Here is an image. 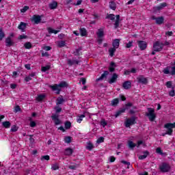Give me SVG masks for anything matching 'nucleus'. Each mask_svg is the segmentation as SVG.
<instances>
[{
	"mask_svg": "<svg viewBox=\"0 0 175 175\" xmlns=\"http://www.w3.org/2000/svg\"><path fill=\"white\" fill-rule=\"evenodd\" d=\"M65 87H68V83L65 81L61 82L59 85H54L50 86L52 90L56 91V94L57 95H59V93L62 91L61 88H64Z\"/></svg>",
	"mask_w": 175,
	"mask_h": 175,
	"instance_id": "f257e3e1",
	"label": "nucleus"
},
{
	"mask_svg": "<svg viewBox=\"0 0 175 175\" xmlns=\"http://www.w3.org/2000/svg\"><path fill=\"white\" fill-rule=\"evenodd\" d=\"M159 169L161 173H167L170 172L172 167H170V164L167 163H162L161 165L159 166Z\"/></svg>",
	"mask_w": 175,
	"mask_h": 175,
	"instance_id": "f03ea898",
	"label": "nucleus"
},
{
	"mask_svg": "<svg viewBox=\"0 0 175 175\" xmlns=\"http://www.w3.org/2000/svg\"><path fill=\"white\" fill-rule=\"evenodd\" d=\"M136 124V116H132L131 118L126 119L124 122L126 128H129L131 125H135Z\"/></svg>",
	"mask_w": 175,
	"mask_h": 175,
	"instance_id": "7ed1b4c3",
	"label": "nucleus"
},
{
	"mask_svg": "<svg viewBox=\"0 0 175 175\" xmlns=\"http://www.w3.org/2000/svg\"><path fill=\"white\" fill-rule=\"evenodd\" d=\"M153 49L156 52L162 51V50H163V43L160 42L159 41H157L153 44Z\"/></svg>",
	"mask_w": 175,
	"mask_h": 175,
	"instance_id": "20e7f679",
	"label": "nucleus"
},
{
	"mask_svg": "<svg viewBox=\"0 0 175 175\" xmlns=\"http://www.w3.org/2000/svg\"><path fill=\"white\" fill-rule=\"evenodd\" d=\"M166 6H167V3H162L159 5L154 7L153 8V13L154 14H157V13H159V12H161V10H162V9H163V8H166Z\"/></svg>",
	"mask_w": 175,
	"mask_h": 175,
	"instance_id": "39448f33",
	"label": "nucleus"
},
{
	"mask_svg": "<svg viewBox=\"0 0 175 175\" xmlns=\"http://www.w3.org/2000/svg\"><path fill=\"white\" fill-rule=\"evenodd\" d=\"M52 121L54 122L55 125H59L61 124V120H59V115L53 113L51 116Z\"/></svg>",
	"mask_w": 175,
	"mask_h": 175,
	"instance_id": "423d86ee",
	"label": "nucleus"
},
{
	"mask_svg": "<svg viewBox=\"0 0 175 175\" xmlns=\"http://www.w3.org/2000/svg\"><path fill=\"white\" fill-rule=\"evenodd\" d=\"M164 128L167 129V135H170V136H172L173 133V126H172V123H167L164 125Z\"/></svg>",
	"mask_w": 175,
	"mask_h": 175,
	"instance_id": "0eeeda50",
	"label": "nucleus"
},
{
	"mask_svg": "<svg viewBox=\"0 0 175 175\" xmlns=\"http://www.w3.org/2000/svg\"><path fill=\"white\" fill-rule=\"evenodd\" d=\"M137 79L139 84H147L148 83L147 78H145L143 75H140L137 78Z\"/></svg>",
	"mask_w": 175,
	"mask_h": 175,
	"instance_id": "6e6552de",
	"label": "nucleus"
},
{
	"mask_svg": "<svg viewBox=\"0 0 175 175\" xmlns=\"http://www.w3.org/2000/svg\"><path fill=\"white\" fill-rule=\"evenodd\" d=\"M31 21L34 23V24H39L40 21H42V16L40 15H33Z\"/></svg>",
	"mask_w": 175,
	"mask_h": 175,
	"instance_id": "1a4fd4ad",
	"label": "nucleus"
},
{
	"mask_svg": "<svg viewBox=\"0 0 175 175\" xmlns=\"http://www.w3.org/2000/svg\"><path fill=\"white\" fill-rule=\"evenodd\" d=\"M137 44L140 50H146L147 49V42L146 41L139 40L137 41Z\"/></svg>",
	"mask_w": 175,
	"mask_h": 175,
	"instance_id": "9d476101",
	"label": "nucleus"
},
{
	"mask_svg": "<svg viewBox=\"0 0 175 175\" xmlns=\"http://www.w3.org/2000/svg\"><path fill=\"white\" fill-rule=\"evenodd\" d=\"M122 88L124 90H131L132 88V82L131 81H126L122 84Z\"/></svg>",
	"mask_w": 175,
	"mask_h": 175,
	"instance_id": "9b49d317",
	"label": "nucleus"
},
{
	"mask_svg": "<svg viewBox=\"0 0 175 175\" xmlns=\"http://www.w3.org/2000/svg\"><path fill=\"white\" fill-rule=\"evenodd\" d=\"M5 42L6 47H12V46H14V42L12 40V38L10 37H8L5 39Z\"/></svg>",
	"mask_w": 175,
	"mask_h": 175,
	"instance_id": "f8f14e48",
	"label": "nucleus"
},
{
	"mask_svg": "<svg viewBox=\"0 0 175 175\" xmlns=\"http://www.w3.org/2000/svg\"><path fill=\"white\" fill-rule=\"evenodd\" d=\"M117 79H118V75H117V73H113L111 79L108 81V83L109 84H113V83L117 81Z\"/></svg>",
	"mask_w": 175,
	"mask_h": 175,
	"instance_id": "ddd939ff",
	"label": "nucleus"
},
{
	"mask_svg": "<svg viewBox=\"0 0 175 175\" xmlns=\"http://www.w3.org/2000/svg\"><path fill=\"white\" fill-rule=\"evenodd\" d=\"M109 75V71L105 70L104 71V72L101 75V76L98 78L96 79V81H102V80H103L104 79H106V77H107Z\"/></svg>",
	"mask_w": 175,
	"mask_h": 175,
	"instance_id": "4468645a",
	"label": "nucleus"
},
{
	"mask_svg": "<svg viewBox=\"0 0 175 175\" xmlns=\"http://www.w3.org/2000/svg\"><path fill=\"white\" fill-rule=\"evenodd\" d=\"M25 28H27V23L21 22L20 25L18 26V29H21V32H25Z\"/></svg>",
	"mask_w": 175,
	"mask_h": 175,
	"instance_id": "2eb2a0df",
	"label": "nucleus"
},
{
	"mask_svg": "<svg viewBox=\"0 0 175 175\" xmlns=\"http://www.w3.org/2000/svg\"><path fill=\"white\" fill-rule=\"evenodd\" d=\"M58 6V3L55 1H53L51 3H49V8L51 10H54V9H57V7Z\"/></svg>",
	"mask_w": 175,
	"mask_h": 175,
	"instance_id": "dca6fc26",
	"label": "nucleus"
},
{
	"mask_svg": "<svg viewBox=\"0 0 175 175\" xmlns=\"http://www.w3.org/2000/svg\"><path fill=\"white\" fill-rule=\"evenodd\" d=\"M163 21H165V18L163 16L157 17L156 19V24H157V25H161V24H163Z\"/></svg>",
	"mask_w": 175,
	"mask_h": 175,
	"instance_id": "f3484780",
	"label": "nucleus"
},
{
	"mask_svg": "<svg viewBox=\"0 0 175 175\" xmlns=\"http://www.w3.org/2000/svg\"><path fill=\"white\" fill-rule=\"evenodd\" d=\"M147 110H148V111L145 113V116L146 117L155 113V109L154 108L148 107Z\"/></svg>",
	"mask_w": 175,
	"mask_h": 175,
	"instance_id": "a211bd4d",
	"label": "nucleus"
},
{
	"mask_svg": "<svg viewBox=\"0 0 175 175\" xmlns=\"http://www.w3.org/2000/svg\"><path fill=\"white\" fill-rule=\"evenodd\" d=\"M112 46L114 49H118L120 47V39L113 40Z\"/></svg>",
	"mask_w": 175,
	"mask_h": 175,
	"instance_id": "6ab92c4d",
	"label": "nucleus"
},
{
	"mask_svg": "<svg viewBox=\"0 0 175 175\" xmlns=\"http://www.w3.org/2000/svg\"><path fill=\"white\" fill-rule=\"evenodd\" d=\"M35 76H36V73L35 72H32L31 73L28 77H26L25 78V81L28 83V81H31V80H32V77H35Z\"/></svg>",
	"mask_w": 175,
	"mask_h": 175,
	"instance_id": "aec40b11",
	"label": "nucleus"
},
{
	"mask_svg": "<svg viewBox=\"0 0 175 175\" xmlns=\"http://www.w3.org/2000/svg\"><path fill=\"white\" fill-rule=\"evenodd\" d=\"M143 155H140L139 157V159H146L147 158V157H148V155H150V152L146 150L143 152Z\"/></svg>",
	"mask_w": 175,
	"mask_h": 175,
	"instance_id": "412c9836",
	"label": "nucleus"
},
{
	"mask_svg": "<svg viewBox=\"0 0 175 175\" xmlns=\"http://www.w3.org/2000/svg\"><path fill=\"white\" fill-rule=\"evenodd\" d=\"M148 117L149 121H150V122H154L155 121V118H157V114L155 113H152V115H148Z\"/></svg>",
	"mask_w": 175,
	"mask_h": 175,
	"instance_id": "4be33fe9",
	"label": "nucleus"
},
{
	"mask_svg": "<svg viewBox=\"0 0 175 175\" xmlns=\"http://www.w3.org/2000/svg\"><path fill=\"white\" fill-rule=\"evenodd\" d=\"M120 27V15H116V20L114 23V28L117 29Z\"/></svg>",
	"mask_w": 175,
	"mask_h": 175,
	"instance_id": "5701e85b",
	"label": "nucleus"
},
{
	"mask_svg": "<svg viewBox=\"0 0 175 175\" xmlns=\"http://www.w3.org/2000/svg\"><path fill=\"white\" fill-rule=\"evenodd\" d=\"M96 35H97L98 38H103V36H105V33L103 31V29H99L98 30V32L96 33Z\"/></svg>",
	"mask_w": 175,
	"mask_h": 175,
	"instance_id": "b1692460",
	"label": "nucleus"
},
{
	"mask_svg": "<svg viewBox=\"0 0 175 175\" xmlns=\"http://www.w3.org/2000/svg\"><path fill=\"white\" fill-rule=\"evenodd\" d=\"M64 154H65V155H68V156L72 155V154H73V149H72L70 148H67L65 150Z\"/></svg>",
	"mask_w": 175,
	"mask_h": 175,
	"instance_id": "393cba45",
	"label": "nucleus"
},
{
	"mask_svg": "<svg viewBox=\"0 0 175 175\" xmlns=\"http://www.w3.org/2000/svg\"><path fill=\"white\" fill-rule=\"evenodd\" d=\"M118 103H120V99L118 98H114L111 101V105L113 107H116V106H117V105H118Z\"/></svg>",
	"mask_w": 175,
	"mask_h": 175,
	"instance_id": "a878e982",
	"label": "nucleus"
},
{
	"mask_svg": "<svg viewBox=\"0 0 175 175\" xmlns=\"http://www.w3.org/2000/svg\"><path fill=\"white\" fill-rule=\"evenodd\" d=\"M79 32L81 33V36H87L88 33H87V29L85 28L82 27L79 29Z\"/></svg>",
	"mask_w": 175,
	"mask_h": 175,
	"instance_id": "bb28decb",
	"label": "nucleus"
},
{
	"mask_svg": "<svg viewBox=\"0 0 175 175\" xmlns=\"http://www.w3.org/2000/svg\"><path fill=\"white\" fill-rule=\"evenodd\" d=\"M65 102V99H64V97L62 96H59L57 98V105H62Z\"/></svg>",
	"mask_w": 175,
	"mask_h": 175,
	"instance_id": "cd10ccee",
	"label": "nucleus"
},
{
	"mask_svg": "<svg viewBox=\"0 0 175 175\" xmlns=\"http://www.w3.org/2000/svg\"><path fill=\"white\" fill-rule=\"evenodd\" d=\"M12 125V123H10V122L9 121H5L2 122V126H3V128H6L7 129L10 128Z\"/></svg>",
	"mask_w": 175,
	"mask_h": 175,
	"instance_id": "c85d7f7f",
	"label": "nucleus"
},
{
	"mask_svg": "<svg viewBox=\"0 0 175 175\" xmlns=\"http://www.w3.org/2000/svg\"><path fill=\"white\" fill-rule=\"evenodd\" d=\"M122 113H125V109L120 108V110H118L115 114L116 118H117V117H119V116H121Z\"/></svg>",
	"mask_w": 175,
	"mask_h": 175,
	"instance_id": "c756f323",
	"label": "nucleus"
},
{
	"mask_svg": "<svg viewBox=\"0 0 175 175\" xmlns=\"http://www.w3.org/2000/svg\"><path fill=\"white\" fill-rule=\"evenodd\" d=\"M109 8L112 10H116V9H117V4H116L114 1H111L109 2Z\"/></svg>",
	"mask_w": 175,
	"mask_h": 175,
	"instance_id": "7c9ffc66",
	"label": "nucleus"
},
{
	"mask_svg": "<svg viewBox=\"0 0 175 175\" xmlns=\"http://www.w3.org/2000/svg\"><path fill=\"white\" fill-rule=\"evenodd\" d=\"M81 50H83V47L79 46L75 50V52L73 53L74 55H75V57H79L80 55V51H81Z\"/></svg>",
	"mask_w": 175,
	"mask_h": 175,
	"instance_id": "2f4dec72",
	"label": "nucleus"
},
{
	"mask_svg": "<svg viewBox=\"0 0 175 175\" xmlns=\"http://www.w3.org/2000/svg\"><path fill=\"white\" fill-rule=\"evenodd\" d=\"M105 18L107 19H109L111 21L116 20V15L113 14H107V16L105 17Z\"/></svg>",
	"mask_w": 175,
	"mask_h": 175,
	"instance_id": "473e14b6",
	"label": "nucleus"
},
{
	"mask_svg": "<svg viewBox=\"0 0 175 175\" xmlns=\"http://www.w3.org/2000/svg\"><path fill=\"white\" fill-rule=\"evenodd\" d=\"M5 32H3V28L0 27V42L1 40H3V38H5Z\"/></svg>",
	"mask_w": 175,
	"mask_h": 175,
	"instance_id": "72a5a7b5",
	"label": "nucleus"
},
{
	"mask_svg": "<svg viewBox=\"0 0 175 175\" xmlns=\"http://www.w3.org/2000/svg\"><path fill=\"white\" fill-rule=\"evenodd\" d=\"M116 48H110L109 49V55L110 57H114V53H116Z\"/></svg>",
	"mask_w": 175,
	"mask_h": 175,
	"instance_id": "f704fd0d",
	"label": "nucleus"
},
{
	"mask_svg": "<svg viewBox=\"0 0 175 175\" xmlns=\"http://www.w3.org/2000/svg\"><path fill=\"white\" fill-rule=\"evenodd\" d=\"M48 32L49 33H55V35H57V33H58V32H59V30H55V29H52L51 27H49Z\"/></svg>",
	"mask_w": 175,
	"mask_h": 175,
	"instance_id": "c9c22d12",
	"label": "nucleus"
},
{
	"mask_svg": "<svg viewBox=\"0 0 175 175\" xmlns=\"http://www.w3.org/2000/svg\"><path fill=\"white\" fill-rule=\"evenodd\" d=\"M45 98H46L45 94H40L36 97V100H38V102H40L43 100V99H44Z\"/></svg>",
	"mask_w": 175,
	"mask_h": 175,
	"instance_id": "e433bc0d",
	"label": "nucleus"
},
{
	"mask_svg": "<svg viewBox=\"0 0 175 175\" xmlns=\"http://www.w3.org/2000/svg\"><path fill=\"white\" fill-rule=\"evenodd\" d=\"M136 147V144L133 143L132 141H129V148L130 150H133Z\"/></svg>",
	"mask_w": 175,
	"mask_h": 175,
	"instance_id": "4c0bfd02",
	"label": "nucleus"
},
{
	"mask_svg": "<svg viewBox=\"0 0 175 175\" xmlns=\"http://www.w3.org/2000/svg\"><path fill=\"white\" fill-rule=\"evenodd\" d=\"M87 144L88 145L86 146V149L89 150V151H91V150L94 148V145L92 144V143H91V142H88Z\"/></svg>",
	"mask_w": 175,
	"mask_h": 175,
	"instance_id": "58836bf2",
	"label": "nucleus"
},
{
	"mask_svg": "<svg viewBox=\"0 0 175 175\" xmlns=\"http://www.w3.org/2000/svg\"><path fill=\"white\" fill-rule=\"evenodd\" d=\"M64 125L66 129H70L72 127V123L70 121H66Z\"/></svg>",
	"mask_w": 175,
	"mask_h": 175,
	"instance_id": "ea45409f",
	"label": "nucleus"
},
{
	"mask_svg": "<svg viewBox=\"0 0 175 175\" xmlns=\"http://www.w3.org/2000/svg\"><path fill=\"white\" fill-rule=\"evenodd\" d=\"M79 167V164L75 163L74 165H70L68 166V169H70L71 170H76Z\"/></svg>",
	"mask_w": 175,
	"mask_h": 175,
	"instance_id": "a19ab883",
	"label": "nucleus"
},
{
	"mask_svg": "<svg viewBox=\"0 0 175 175\" xmlns=\"http://www.w3.org/2000/svg\"><path fill=\"white\" fill-rule=\"evenodd\" d=\"M64 142H65V143H67L68 144H69L72 142V137H70V136L65 137Z\"/></svg>",
	"mask_w": 175,
	"mask_h": 175,
	"instance_id": "79ce46f5",
	"label": "nucleus"
},
{
	"mask_svg": "<svg viewBox=\"0 0 175 175\" xmlns=\"http://www.w3.org/2000/svg\"><path fill=\"white\" fill-rule=\"evenodd\" d=\"M51 67L50 66V65H47L45 66H42L41 68L42 72H47V70H50V68Z\"/></svg>",
	"mask_w": 175,
	"mask_h": 175,
	"instance_id": "37998d69",
	"label": "nucleus"
},
{
	"mask_svg": "<svg viewBox=\"0 0 175 175\" xmlns=\"http://www.w3.org/2000/svg\"><path fill=\"white\" fill-rule=\"evenodd\" d=\"M133 106V104L132 103H128L125 105V107H123V109H125V110H129L131 107Z\"/></svg>",
	"mask_w": 175,
	"mask_h": 175,
	"instance_id": "c03bdc74",
	"label": "nucleus"
},
{
	"mask_svg": "<svg viewBox=\"0 0 175 175\" xmlns=\"http://www.w3.org/2000/svg\"><path fill=\"white\" fill-rule=\"evenodd\" d=\"M24 46H25V49H32V44H31V42H26Z\"/></svg>",
	"mask_w": 175,
	"mask_h": 175,
	"instance_id": "a18cd8bd",
	"label": "nucleus"
},
{
	"mask_svg": "<svg viewBox=\"0 0 175 175\" xmlns=\"http://www.w3.org/2000/svg\"><path fill=\"white\" fill-rule=\"evenodd\" d=\"M18 131V126H16V125H13L11 127L10 132H17Z\"/></svg>",
	"mask_w": 175,
	"mask_h": 175,
	"instance_id": "49530a36",
	"label": "nucleus"
},
{
	"mask_svg": "<svg viewBox=\"0 0 175 175\" xmlns=\"http://www.w3.org/2000/svg\"><path fill=\"white\" fill-rule=\"evenodd\" d=\"M50 161V156L49 155H44L41 157V161Z\"/></svg>",
	"mask_w": 175,
	"mask_h": 175,
	"instance_id": "de8ad7c7",
	"label": "nucleus"
},
{
	"mask_svg": "<svg viewBox=\"0 0 175 175\" xmlns=\"http://www.w3.org/2000/svg\"><path fill=\"white\" fill-rule=\"evenodd\" d=\"M133 46V41H129V43L126 44V49H131Z\"/></svg>",
	"mask_w": 175,
	"mask_h": 175,
	"instance_id": "09e8293b",
	"label": "nucleus"
},
{
	"mask_svg": "<svg viewBox=\"0 0 175 175\" xmlns=\"http://www.w3.org/2000/svg\"><path fill=\"white\" fill-rule=\"evenodd\" d=\"M55 114H58V113H61V111H62V108L59 107H55Z\"/></svg>",
	"mask_w": 175,
	"mask_h": 175,
	"instance_id": "8fccbe9b",
	"label": "nucleus"
},
{
	"mask_svg": "<svg viewBox=\"0 0 175 175\" xmlns=\"http://www.w3.org/2000/svg\"><path fill=\"white\" fill-rule=\"evenodd\" d=\"M65 44H66V42L64 40H62V41L59 42L58 46L59 47H64Z\"/></svg>",
	"mask_w": 175,
	"mask_h": 175,
	"instance_id": "3c124183",
	"label": "nucleus"
},
{
	"mask_svg": "<svg viewBox=\"0 0 175 175\" xmlns=\"http://www.w3.org/2000/svg\"><path fill=\"white\" fill-rule=\"evenodd\" d=\"M84 117H85V115H84V114L81 115V116L79 117V118L77 119V121L78 122H79V124H80V122H81V121H83V119L84 118Z\"/></svg>",
	"mask_w": 175,
	"mask_h": 175,
	"instance_id": "603ef678",
	"label": "nucleus"
},
{
	"mask_svg": "<svg viewBox=\"0 0 175 175\" xmlns=\"http://www.w3.org/2000/svg\"><path fill=\"white\" fill-rule=\"evenodd\" d=\"M100 125H102V126L103 128H105V126H106V125H107V122H106V120L105 119H102L101 122H100Z\"/></svg>",
	"mask_w": 175,
	"mask_h": 175,
	"instance_id": "864d4df0",
	"label": "nucleus"
},
{
	"mask_svg": "<svg viewBox=\"0 0 175 175\" xmlns=\"http://www.w3.org/2000/svg\"><path fill=\"white\" fill-rule=\"evenodd\" d=\"M103 142H105V137H100L97 141H96V143H98V144H100V143H103Z\"/></svg>",
	"mask_w": 175,
	"mask_h": 175,
	"instance_id": "5fc2aeb1",
	"label": "nucleus"
},
{
	"mask_svg": "<svg viewBox=\"0 0 175 175\" xmlns=\"http://www.w3.org/2000/svg\"><path fill=\"white\" fill-rule=\"evenodd\" d=\"M157 154H159L160 155H163V152L162 151V149L161 148H157L156 149Z\"/></svg>",
	"mask_w": 175,
	"mask_h": 175,
	"instance_id": "6e6d98bb",
	"label": "nucleus"
},
{
	"mask_svg": "<svg viewBox=\"0 0 175 175\" xmlns=\"http://www.w3.org/2000/svg\"><path fill=\"white\" fill-rule=\"evenodd\" d=\"M52 170H58L59 169V167L58 166V164H53L51 167Z\"/></svg>",
	"mask_w": 175,
	"mask_h": 175,
	"instance_id": "4d7b16f0",
	"label": "nucleus"
},
{
	"mask_svg": "<svg viewBox=\"0 0 175 175\" xmlns=\"http://www.w3.org/2000/svg\"><path fill=\"white\" fill-rule=\"evenodd\" d=\"M29 9V6L25 5L23 9L21 10V13H25L27 10Z\"/></svg>",
	"mask_w": 175,
	"mask_h": 175,
	"instance_id": "13d9d810",
	"label": "nucleus"
},
{
	"mask_svg": "<svg viewBox=\"0 0 175 175\" xmlns=\"http://www.w3.org/2000/svg\"><path fill=\"white\" fill-rule=\"evenodd\" d=\"M81 2H83V0H78L77 3H73L72 5H74V6H79V5H81Z\"/></svg>",
	"mask_w": 175,
	"mask_h": 175,
	"instance_id": "bf43d9fd",
	"label": "nucleus"
},
{
	"mask_svg": "<svg viewBox=\"0 0 175 175\" xmlns=\"http://www.w3.org/2000/svg\"><path fill=\"white\" fill-rule=\"evenodd\" d=\"M27 38H28V36L21 35V36H19V37L18 38V39H19L20 40H23V39H27Z\"/></svg>",
	"mask_w": 175,
	"mask_h": 175,
	"instance_id": "052dcab7",
	"label": "nucleus"
},
{
	"mask_svg": "<svg viewBox=\"0 0 175 175\" xmlns=\"http://www.w3.org/2000/svg\"><path fill=\"white\" fill-rule=\"evenodd\" d=\"M163 73L165 75H169V73H170V71L169 70L168 68H164V70H163Z\"/></svg>",
	"mask_w": 175,
	"mask_h": 175,
	"instance_id": "680f3d73",
	"label": "nucleus"
},
{
	"mask_svg": "<svg viewBox=\"0 0 175 175\" xmlns=\"http://www.w3.org/2000/svg\"><path fill=\"white\" fill-rule=\"evenodd\" d=\"M14 111H15V113H17V112H18V111H21V108L20 107V106L16 105V106L15 107Z\"/></svg>",
	"mask_w": 175,
	"mask_h": 175,
	"instance_id": "e2e57ef3",
	"label": "nucleus"
},
{
	"mask_svg": "<svg viewBox=\"0 0 175 175\" xmlns=\"http://www.w3.org/2000/svg\"><path fill=\"white\" fill-rule=\"evenodd\" d=\"M166 87L167 88H172V81H167L165 84Z\"/></svg>",
	"mask_w": 175,
	"mask_h": 175,
	"instance_id": "0e129e2a",
	"label": "nucleus"
},
{
	"mask_svg": "<svg viewBox=\"0 0 175 175\" xmlns=\"http://www.w3.org/2000/svg\"><path fill=\"white\" fill-rule=\"evenodd\" d=\"M30 126L31 128H35V126H36V122H33V121H31L30 122Z\"/></svg>",
	"mask_w": 175,
	"mask_h": 175,
	"instance_id": "69168bd1",
	"label": "nucleus"
},
{
	"mask_svg": "<svg viewBox=\"0 0 175 175\" xmlns=\"http://www.w3.org/2000/svg\"><path fill=\"white\" fill-rule=\"evenodd\" d=\"M169 95H170V96H175L174 90H172L169 92Z\"/></svg>",
	"mask_w": 175,
	"mask_h": 175,
	"instance_id": "338daca9",
	"label": "nucleus"
},
{
	"mask_svg": "<svg viewBox=\"0 0 175 175\" xmlns=\"http://www.w3.org/2000/svg\"><path fill=\"white\" fill-rule=\"evenodd\" d=\"M171 75L172 76L175 75V66L172 67Z\"/></svg>",
	"mask_w": 175,
	"mask_h": 175,
	"instance_id": "774afa93",
	"label": "nucleus"
}]
</instances>
